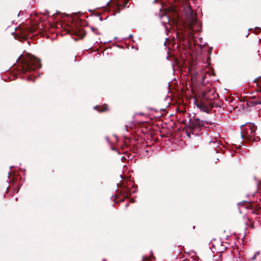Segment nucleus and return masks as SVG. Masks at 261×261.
<instances>
[{
    "instance_id": "1",
    "label": "nucleus",
    "mask_w": 261,
    "mask_h": 261,
    "mask_svg": "<svg viewBox=\"0 0 261 261\" xmlns=\"http://www.w3.org/2000/svg\"><path fill=\"white\" fill-rule=\"evenodd\" d=\"M17 62H22V69L24 73L31 72L32 71H34L36 69L41 67L40 60L34 56H31L27 59L23 58L21 56H20Z\"/></svg>"
},
{
    "instance_id": "2",
    "label": "nucleus",
    "mask_w": 261,
    "mask_h": 261,
    "mask_svg": "<svg viewBox=\"0 0 261 261\" xmlns=\"http://www.w3.org/2000/svg\"><path fill=\"white\" fill-rule=\"evenodd\" d=\"M241 127L242 138L246 139L250 142H258L260 140L259 137L256 136V126L254 123L249 122L245 125H242Z\"/></svg>"
},
{
    "instance_id": "3",
    "label": "nucleus",
    "mask_w": 261,
    "mask_h": 261,
    "mask_svg": "<svg viewBox=\"0 0 261 261\" xmlns=\"http://www.w3.org/2000/svg\"><path fill=\"white\" fill-rule=\"evenodd\" d=\"M185 15L190 30L192 32L199 31L201 29V24L198 21L195 14L190 7L186 8Z\"/></svg>"
},
{
    "instance_id": "4",
    "label": "nucleus",
    "mask_w": 261,
    "mask_h": 261,
    "mask_svg": "<svg viewBox=\"0 0 261 261\" xmlns=\"http://www.w3.org/2000/svg\"><path fill=\"white\" fill-rule=\"evenodd\" d=\"M203 125V121L198 118H196L193 120H191V119H190L188 126L190 130L198 132Z\"/></svg>"
},
{
    "instance_id": "5",
    "label": "nucleus",
    "mask_w": 261,
    "mask_h": 261,
    "mask_svg": "<svg viewBox=\"0 0 261 261\" xmlns=\"http://www.w3.org/2000/svg\"><path fill=\"white\" fill-rule=\"evenodd\" d=\"M196 106L197 108H198L200 109V111L205 112H208V108L206 106H205L203 103L201 102L197 103L196 104Z\"/></svg>"
},
{
    "instance_id": "6",
    "label": "nucleus",
    "mask_w": 261,
    "mask_h": 261,
    "mask_svg": "<svg viewBox=\"0 0 261 261\" xmlns=\"http://www.w3.org/2000/svg\"><path fill=\"white\" fill-rule=\"evenodd\" d=\"M161 18H163L165 20L164 22H162V24L166 28V29H167V23H169V22L168 17L166 15H163Z\"/></svg>"
},
{
    "instance_id": "7",
    "label": "nucleus",
    "mask_w": 261,
    "mask_h": 261,
    "mask_svg": "<svg viewBox=\"0 0 261 261\" xmlns=\"http://www.w3.org/2000/svg\"><path fill=\"white\" fill-rule=\"evenodd\" d=\"M91 30L92 31V32H93L94 33H95L97 35L100 34V32L98 31V30L97 28L93 27H91Z\"/></svg>"
},
{
    "instance_id": "8",
    "label": "nucleus",
    "mask_w": 261,
    "mask_h": 261,
    "mask_svg": "<svg viewBox=\"0 0 261 261\" xmlns=\"http://www.w3.org/2000/svg\"><path fill=\"white\" fill-rule=\"evenodd\" d=\"M210 144L213 143L214 144V145L213 146L214 147H218L219 143L217 142V140L216 139V142H213V141H211L210 142Z\"/></svg>"
},
{
    "instance_id": "9",
    "label": "nucleus",
    "mask_w": 261,
    "mask_h": 261,
    "mask_svg": "<svg viewBox=\"0 0 261 261\" xmlns=\"http://www.w3.org/2000/svg\"><path fill=\"white\" fill-rule=\"evenodd\" d=\"M107 109V107L106 106H103L101 108V109L100 110H97V111H100V112H104V111H106Z\"/></svg>"
},
{
    "instance_id": "10",
    "label": "nucleus",
    "mask_w": 261,
    "mask_h": 261,
    "mask_svg": "<svg viewBox=\"0 0 261 261\" xmlns=\"http://www.w3.org/2000/svg\"><path fill=\"white\" fill-rule=\"evenodd\" d=\"M256 258H257V256L254 254V255L250 257L249 258L251 260H254L256 259Z\"/></svg>"
},
{
    "instance_id": "11",
    "label": "nucleus",
    "mask_w": 261,
    "mask_h": 261,
    "mask_svg": "<svg viewBox=\"0 0 261 261\" xmlns=\"http://www.w3.org/2000/svg\"><path fill=\"white\" fill-rule=\"evenodd\" d=\"M254 104L255 105H261V99L254 101Z\"/></svg>"
},
{
    "instance_id": "12",
    "label": "nucleus",
    "mask_w": 261,
    "mask_h": 261,
    "mask_svg": "<svg viewBox=\"0 0 261 261\" xmlns=\"http://www.w3.org/2000/svg\"><path fill=\"white\" fill-rule=\"evenodd\" d=\"M261 253V251H257L254 254L257 257L258 255H259Z\"/></svg>"
},
{
    "instance_id": "13",
    "label": "nucleus",
    "mask_w": 261,
    "mask_h": 261,
    "mask_svg": "<svg viewBox=\"0 0 261 261\" xmlns=\"http://www.w3.org/2000/svg\"><path fill=\"white\" fill-rule=\"evenodd\" d=\"M127 3H128V1H127V0H125V2H124V5H123V6H124V7H126L127 6Z\"/></svg>"
},
{
    "instance_id": "14",
    "label": "nucleus",
    "mask_w": 261,
    "mask_h": 261,
    "mask_svg": "<svg viewBox=\"0 0 261 261\" xmlns=\"http://www.w3.org/2000/svg\"><path fill=\"white\" fill-rule=\"evenodd\" d=\"M106 138V140H107V141L109 143H110V140H109V137H106V138Z\"/></svg>"
},
{
    "instance_id": "15",
    "label": "nucleus",
    "mask_w": 261,
    "mask_h": 261,
    "mask_svg": "<svg viewBox=\"0 0 261 261\" xmlns=\"http://www.w3.org/2000/svg\"><path fill=\"white\" fill-rule=\"evenodd\" d=\"M31 79H31V77L30 76H29V77H28V80H31Z\"/></svg>"
},
{
    "instance_id": "16",
    "label": "nucleus",
    "mask_w": 261,
    "mask_h": 261,
    "mask_svg": "<svg viewBox=\"0 0 261 261\" xmlns=\"http://www.w3.org/2000/svg\"><path fill=\"white\" fill-rule=\"evenodd\" d=\"M98 108V107L97 106H95L94 107V109H97Z\"/></svg>"
},
{
    "instance_id": "17",
    "label": "nucleus",
    "mask_w": 261,
    "mask_h": 261,
    "mask_svg": "<svg viewBox=\"0 0 261 261\" xmlns=\"http://www.w3.org/2000/svg\"><path fill=\"white\" fill-rule=\"evenodd\" d=\"M157 2V0H154V1L153 2V3H155Z\"/></svg>"
},
{
    "instance_id": "18",
    "label": "nucleus",
    "mask_w": 261,
    "mask_h": 261,
    "mask_svg": "<svg viewBox=\"0 0 261 261\" xmlns=\"http://www.w3.org/2000/svg\"><path fill=\"white\" fill-rule=\"evenodd\" d=\"M99 20H100V21H101V20H102V18H101V17H99Z\"/></svg>"
},
{
    "instance_id": "19",
    "label": "nucleus",
    "mask_w": 261,
    "mask_h": 261,
    "mask_svg": "<svg viewBox=\"0 0 261 261\" xmlns=\"http://www.w3.org/2000/svg\"><path fill=\"white\" fill-rule=\"evenodd\" d=\"M187 136H188L189 138L190 137V134L189 133H187Z\"/></svg>"
},
{
    "instance_id": "20",
    "label": "nucleus",
    "mask_w": 261,
    "mask_h": 261,
    "mask_svg": "<svg viewBox=\"0 0 261 261\" xmlns=\"http://www.w3.org/2000/svg\"><path fill=\"white\" fill-rule=\"evenodd\" d=\"M124 156H123V157H122L121 160H124Z\"/></svg>"
},
{
    "instance_id": "21",
    "label": "nucleus",
    "mask_w": 261,
    "mask_h": 261,
    "mask_svg": "<svg viewBox=\"0 0 261 261\" xmlns=\"http://www.w3.org/2000/svg\"><path fill=\"white\" fill-rule=\"evenodd\" d=\"M132 36H133V35H129V37H132Z\"/></svg>"
},
{
    "instance_id": "22",
    "label": "nucleus",
    "mask_w": 261,
    "mask_h": 261,
    "mask_svg": "<svg viewBox=\"0 0 261 261\" xmlns=\"http://www.w3.org/2000/svg\"><path fill=\"white\" fill-rule=\"evenodd\" d=\"M128 205V204H126V207H127Z\"/></svg>"
},
{
    "instance_id": "23",
    "label": "nucleus",
    "mask_w": 261,
    "mask_h": 261,
    "mask_svg": "<svg viewBox=\"0 0 261 261\" xmlns=\"http://www.w3.org/2000/svg\"><path fill=\"white\" fill-rule=\"evenodd\" d=\"M224 250H225L226 249V247H224Z\"/></svg>"
},
{
    "instance_id": "24",
    "label": "nucleus",
    "mask_w": 261,
    "mask_h": 261,
    "mask_svg": "<svg viewBox=\"0 0 261 261\" xmlns=\"http://www.w3.org/2000/svg\"><path fill=\"white\" fill-rule=\"evenodd\" d=\"M204 96H205V98H207V96L206 95Z\"/></svg>"
}]
</instances>
